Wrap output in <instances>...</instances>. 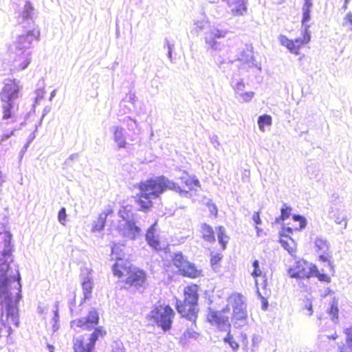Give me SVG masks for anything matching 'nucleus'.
I'll return each mask as SVG.
<instances>
[{"instance_id": "680f3d73", "label": "nucleus", "mask_w": 352, "mask_h": 352, "mask_svg": "<svg viewBox=\"0 0 352 352\" xmlns=\"http://www.w3.org/2000/svg\"><path fill=\"white\" fill-rule=\"evenodd\" d=\"M319 254L320 260L322 262H329V252H318Z\"/></svg>"}, {"instance_id": "6e6552de", "label": "nucleus", "mask_w": 352, "mask_h": 352, "mask_svg": "<svg viewBox=\"0 0 352 352\" xmlns=\"http://www.w3.org/2000/svg\"><path fill=\"white\" fill-rule=\"evenodd\" d=\"M173 263L183 276L196 278L201 275V270L198 269L194 263L188 261L182 252L174 254Z\"/></svg>"}, {"instance_id": "cd10ccee", "label": "nucleus", "mask_w": 352, "mask_h": 352, "mask_svg": "<svg viewBox=\"0 0 352 352\" xmlns=\"http://www.w3.org/2000/svg\"><path fill=\"white\" fill-rule=\"evenodd\" d=\"M124 245L120 244H113L111 247V254L113 259L122 261L124 258L125 254L124 252Z\"/></svg>"}, {"instance_id": "0eeeda50", "label": "nucleus", "mask_w": 352, "mask_h": 352, "mask_svg": "<svg viewBox=\"0 0 352 352\" xmlns=\"http://www.w3.org/2000/svg\"><path fill=\"white\" fill-rule=\"evenodd\" d=\"M228 305L223 309L228 308L230 309L229 305L232 306L233 311V324L235 328H240L245 325L246 318H247V311H246V305L244 301V297L243 295L240 294H234L231 295L228 300ZM228 311H226V314L229 313Z\"/></svg>"}, {"instance_id": "3c124183", "label": "nucleus", "mask_w": 352, "mask_h": 352, "mask_svg": "<svg viewBox=\"0 0 352 352\" xmlns=\"http://www.w3.org/2000/svg\"><path fill=\"white\" fill-rule=\"evenodd\" d=\"M239 96L241 97V98L243 100V101L244 102H250L252 98L254 97V92L253 91H248V92H241L239 94Z\"/></svg>"}, {"instance_id": "052dcab7", "label": "nucleus", "mask_w": 352, "mask_h": 352, "mask_svg": "<svg viewBox=\"0 0 352 352\" xmlns=\"http://www.w3.org/2000/svg\"><path fill=\"white\" fill-rule=\"evenodd\" d=\"M252 220L256 225H261L262 223V221L260 218L259 212H254L252 215Z\"/></svg>"}, {"instance_id": "37998d69", "label": "nucleus", "mask_w": 352, "mask_h": 352, "mask_svg": "<svg viewBox=\"0 0 352 352\" xmlns=\"http://www.w3.org/2000/svg\"><path fill=\"white\" fill-rule=\"evenodd\" d=\"M252 267H254V270L252 272V276L254 278H257L262 275V271L259 267V262L258 260H254L252 263Z\"/></svg>"}, {"instance_id": "13d9d810", "label": "nucleus", "mask_w": 352, "mask_h": 352, "mask_svg": "<svg viewBox=\"0 0 352 352\" xmlns=\"http://www.w3.org/2000/svg\"><path fill=\"white\" fill-rule=\"evenodd\" d=\"M293 230L290 227L283 228V230L280 233V236L287 237L290 234H292Z\"/></svg>"}, {"instance_id": "58836bf2", "label": "nucleus", "mask_w": 352, "mask_h": 352, "mask_svg": "<svg viewBox=\"0 0 352 352\" xmlns=\"http://www.w3.org/2000/svg\"><path fill=\"white\" fill-rule=\"evenodd\" d=\"M292 219L294 221L299 223V226L298 228H296V229L302 230L306 227L307 219L303 216L300 214H294Z\"/></svg>"}, {"instance_id": "2eb2a0df", "label": "nucleus", "mask_w": 352, "mask_h": 352, "mask_svg": "<svg viewBox=\"0 0 352 352\" xmlns=\"http://www.w3.org/2000/svg\"><path fill=\"white\" fill-rule=\"evenodd\" d=\"M10 52V57L12 60V65L15 70H23L28 67L31 62V52L19 50Z\"/></svg>"}, {"instance_id": "4c0bfd02", "label": "nucleus", "mask_w": 352, "mask_h": 352, "mask_svg": "<svg viewBox=\"0 0 352 352\" xmlns=\"http://www.w3.org/2000/svg\"><path fill=\"white\" fill-rule=\"evenodd\" d=\"M307 173L310 178L317 179L319 175V165L314 164L308 166Z\"/></svg>"}, {"instance_id": "de8ad7c7", "label": "nucleus", "mask_w": 352, "mask_h": 352, "mask_svg": "<svg viewBox=\"0 0 352 352\" xmlns=\"http://www.w3.org/2000/svg\"><path fill=\"white\" fill-rule=\"evenodd\" d=\"M342 25L346 27L349 30L352 31V14L351 12L346 14L344 18Z\"/></svg>"}, {"instance_id": "c85d7f7f", "label": "nucleus", "mask_w": 352, "mask_h": 352, "mask_svg": "<svg viewBox=\"0 0 352 352\" xmlns=\"http://www.w3.org/2000/svg\"><path fill=\"white\" fill-rule=\"evenodd\" d=\"M292 208L291 206H287L286 204H283L280 208V217L276 218V223H279L280 220L285 221L288 219L292 214Z\"/></svg>"}, {"instance_id": "c03bdc74", "label": "nucleus", "mask_w": 352, "mask_h": 352, "mask_svg": "<svg viewBox=\"0 0 352 352\" xmlns=\"http://www.w3.org/2000/svg\"><path fill=\"white\" fill-rule=\"evenodd\" d=\"M344 333L346 335V342L349 349L352 351V327L346 328L344 330Z\"/></svg>"}, {"instance_id": "79ce46f5", "label": "nucleus", "mask_w": 352, "mask_h": 352, "mask_svg": "<svg viewBox=\"0 0 352 352\" xmlns=\"http://www.w3.org/2000/svg\"><path fill=\"white\" fill-rule=\"evenodd\" d=\"M306 265L307 267V270L306 271V272H307L308 274L307 278H309L311 276H316L317 274L319 273V270H318L316 265L309 263H308V264Z\"/></svg>"}, {"instance_id": "f03ea898", "label": "nucleus", "mask_w": 352, "mask_h": 352, "mask_svg": "<svg viewBox=\"0 0 352 352\" xmlns=\"http://www.w3.org/2000/svg\"><path fill=\"white\" fill-rule=\"evenodd\" d=\"M141 196L135 200L138 210L147 212L152 206V199L160 197L166 190H172L178 192L180 196L189 197V190H183L181 187L166 177L162 175L141 182L140 184Z\"/></svg>"}, {"instance_id": "9d476101", "label": "nucleus", "mask_w": 352, "mask_h": 352, "mask_svg": "<svg viewBox=\"0 0 352 352\" xmlns=\"http://www.w3.org/2000/svg\"><path fill=\"white\" fill-rule=\"evenodd\" d=\"M40 36V31L35 28H28V30L19 35L13 45L10 47V51L19 50L31 52L30 50L32 43L34 40H38Z\"/></svg>"}, {"instance_id": "a878e982", "label": "nucleus", "mask_w": 352, "mask_h": 352, "mask_svg": "<svg viewBox=\"0 0 352 352\" xmlns=\"http://www.w3.org/2000/svg\"><path fill=\"white\" fill-rule=\"evenodd\" d=\"M230 85L234 90L235 94L238 95L240 93L244 91L245 87L243 80L237 77L236 75H234L232 77L230 80Z\"/></svg>"}, {"instance_id": "f3484780", "label": "nucleus", "mask_w": 352, "mask_h": 352, "mask_svg": "<svg viewBox=\"0 0 352 352\" xmlns=\"http://www.w3.org/2000/svg\"><path fill=\"white\" fill-rule=\"evenodd\" d=\"M34 8L30 1H26L22 13L18 18L19 23H25L23 27L25 28H34V23L33 21Z\"/></svg>"}, {"instance_id": "aec40b11", "label": "nucleus", "mask_w": 352, "mask_h": 352, "mask_svg": "<svg viewBox=\"0 0 352 352\" xmlns=\"http://www.w3.org/2000/svg\"><path fill=\"white\" fill-rule=\"evenodd\" d=\"M226 1L233 16H242L247 11L245 0H223Z\"/></svg>"}, {"instance_id": "a211bd4d", "label": "nucleus", "mask_w": 352, "mask_h": 352, "mask_svg": "<svg viewBox=\"0 0 352 352\" xmlns=\"http://www.w3.org/2000/svg\"><path fill=\"white\" fill-rule=\"evenodd\" d=\"M122 235L131 240H135L142 235L141 228L135 224L133 220L128 221L123 225Z\"/></svg>"}, {"instance_id": "603ef678", "label": "nucleus", "mask_w": 352, "mask_h": 352, "mask_svg": "<svg viewBox=\"0 0 352 352\" xmlns=\"http://www.w3.org/2000/svg\"><path fill=\"white\" fill-rule=\"evenodd\" d=\"M167 47V50H168V52H167V56H168V58L172 60V53H173V50L174 49V44H172V43H170L168 40L167 38L165 39V43H164V47Z\"/></svg>"}, {"instance_id": "393cba45", "label": "nucleus", "mask_w": 352, "mask_h": 352, "mask_svg": "<svg viewBox=\"0 0 352 352\" xmlns=\"http://www.w3.org/2000/svg\"><path fill=\"white\" fill-rule=\"evenodd\" d=\"M314 244L317 252H328L329 250V243L322 236L316 237Z\"/></svg>"}, {"instance_id": "0e129e2a", "label": "nucleus", "mask_w": 352, "mask_h": 352, "mask_svg": "<svg viewBox=\"0 0 352 352\" xmlns=\"http://www.w3.org/2000/svg\"><path fill=\"white\" fill-rule=\"evenodd\" d=\"M292 40H289L287 37L285 36H280V41L281 45L285 46L286 47L288 46V45H291L290 42Z\"/></svg>"}, {"instance_id": "774afa93", "label": "nucleus", "mask_w": 352, "mask_h": 352, "mask_svg": "<svg viewBox=\"0 0 352 352\" xmlns=\"http://www.w3.org/2000/svg\"><path fill=\"white\" fill-rule=\"evenodd\" d=\"M280 243L281 244L282 247L285 249V250H287L289 252V243L284 240V239H280Z\"/></svg>"}, {"instance_id": "a18cd8bd", "label": "nucleus", "mask_w": 352, "mask_h": 352, "mask_svg": "<svg viewBox=\"0 0 352 352\" xmlns=\"http://www.w3.org/2000/svg\"><path fill=\"white\" fill-rule=\"evenodd\" d=\"M221 258L222 256L219 254H216L211 256L210 264L213 270H216V269L219 267L218 264L219 261L221 260Z\"/></svg>"}, {"instance_id": "864d4df0", "label": "nucleus", "mask_w": 352, "mask_h": 352, "mask_svg": "<svg viewBox=\"0 0 352 352\" xmlns=\"http://www.w3.org/2000/svg\"><path fill=\"white\" fill-rule=\"evenodd\" d=\"M54 317L52 321L56 323H58L59 322V314H58V302L56 301L54 306Z\"/></svg>"}, {"instance_id": "ea45409f", "label": "nucleus", "mask_w": 352, "mask_h": 352, "mask_svg": "<svg viewBox=\"0 0 352 352\" xmlns=\"http://www.w3.org/2000/svg\"><path fill=\"white\" fill-rule=\"evenodd\" d=\"M329 313L331 316V320L334 322H337L338 320V308L336 302H333L331 304Z\"/></svg>"}, {"instance_id": "412c9836", "label": "nucleus", "mask_w": 352, "mask_h": 352, "mask_svg": "<svg viewBox=\"0 0 352 352\" xmlns=\"http://www.w3.org/2000/svg\"><path fill=\"white\" fill-rule=\"evenodd\" d=\"M124 131V129L120 126H114L111 128V131L113 133V140L117 144L118 148H124L126 147V140Z\"/></svg>"}, {"instance_id": "72a5a7b5", "label": "nucleus", "mask_w": 352, "mask_h": 352, "mask_svg": "<svg viewBox=\"0 0 352 352\" xmlns=\"http://www.w3.org/2000/svg\"><path fill=\"white\" fill-rule=\"evenodd\" d=\"M194 28L192 30V32H195L196 34H199V32L204 31L206 30L209 25L207 21H197L194 23Z\"/></svg>"}, {"instance_id": "bb28decb", "label": "nucleus", "mask_w": 352, "mask_h": 352, "mask_svg": "<svg viewBox=\"0 0 352 352\" xmlns=\"http://www.w3.org/2000/svg\"><path fill=\"white\" fill-rule=\"evenodd\" d=\"M181 180L188 188L190 190H194V186L200 187L201 184L195 175H188L180 177Z\"/></svg>"}, {"instance_id": "6e6d98bb", "label": "nucleus", "mask_w": 352, "mask_h": 352, "mask_svg": "<svg viewBox=\"0 0 352 352\" xmlns=\"http://www.w3.org/2000/svg\"><path fill=\"white\" fill-rule=\"evenodd\" d=\"M290 44L291 45H288V46L287 47V48L292 52V53H294V54H297L298 53V47L296 46V45L295 44V43L294 42V41H291L290 42Z\"/></svg>"}, {"instance_id": "423d86ee", "label": "nucleus", "mask_w": 352, "mask_h": 352, "mask_svg": "<svg viewBox=\"0 0 352 352\" xmlns=\"http://www.w3.org/2000/svg\"><path fill=\"white\" fill-rule=\"evenodd\" d=\"M175 314L174 310L169 305H159L150 311L148 318L157 327L166 332L171 329Z\"/></svg>"}, {"instance_id": "473e14b6", "label": "nucleus", "mask_w": 352, "mask_h": 352, "mask_svg": "<svg viewBox=\"0 0 352 352\" xmlns=\"http://www.w3.org/2000/svg\"><path fill=\"white\" fill-rule=\"evenodd\" d=\"M330 219H333L337 224H342V223L344 221V223L343 228L345 229L346 228L347 223L346 221V215L344 214L337 211L333 214H330Z\"/></svg>"}, {"instance_id": "7ed1b4c3", "label": "nucleus", "mask_w": 352, "mask_h": 352, "mask_svg": "<svg viewBox=\"0 0 352 352\" xmlns=\"http://www.w3.org/2000/svg\"><path fill=\"white\" fill-rule=\"evenodd\" d=\"M199 287L197 285H188L184 288L183 300H177L176 309L182 318H186L195 326L199 312Z\"/></svg>"}, {"instance_id": "4be33fe9", "label": "nucleus", "mask_w": 352, "mask_h": 352, "mask_svg": "<svg viewBox=\"0 0 352 352\" xmlns=\"http://www.w3.org/2000/svg\"><path fill=\"white\" fill-rule=\"evenodd\" d=\"M308 262L302 261V262H298L296 263V265L294 267H291L288 273L292 278H302L307 277V265Z\"/></svg>"}, {"instance_id": "7c9ffc66", "label": "nucleus", "mask_w": 352, "mask_h": 352, "mask_svg": "<svg viewBox=\"0 0 352 352\" xmlns=\"http://www.w3.org/2000/svg\"><path fill=\"white\" fill-rule=\"evenodd\" d=\"M107 213L102 212L100 214L97 221L93 226L94 231H100L104 228Z\"/></svg>"}, {"instance_id": "9b49d317", "label": "nucleus", "mask_w": 352, "mask_h": 352, "mask_svg": "<svg viewBox=\"0 0 352 352\" xmlns=\"http://www.w3.org/2000/svg\"><path fill=\"white\" fill-rule=\"evenodd\" d=\"M106 331L103 327H98L94 329V331L89 336V342L85 344L83 339L80 336L76 338L74 343V349L75 352H91L94 349L96 341L100 337H103Z\"/></svg>"}, {"instance_id": "c756f323", "label": "nucleus", "mask_w": 352, "mask_h": 352, "mask_svg": "<svg viewBox=\"0 0 352 352\" xmlns=\"http://www.w3.org/2000/svg\"><path fill=\"white\" fill-rule=\"evenodd\" d=\"M217 234L219 243L223 249H226L228 237L225 234V228L222 226L217 227Z\"/></svg>"}, {"instance_id": "e433bc0d", "label": "nucleus", "mask_w": 352, "mask_h": 352, "mask_svg": "<svg viewBox=\"0 0 352 352\" xmlns=\"http://www.w3.org/2000/svg\"><path fill=\"white\" fill-rule=\"evenodd\" d=\"M197 327V324L195 325L190 324V327L184 331V336L185 338H192L197 339L199 336V333L195 331L194 328Z\"/></svg>"}, {"instance_id": "5701e85b", "label": "nucleus", "mask_w": 352, "mask_h": 352, "mask_svg": "<svg viewBox=\"0 0 352 352\" xmlns=\"http://www.w3.org/2000/svg\"><path fill=\"white\" fill-rule=\"evenodd\" d=\"M81 285L83 293V298L81 300L79 306H81L86 300H89L91 297L92 289L94 287L92 278L89 275L83 276L82 278Z\"/></svg>"}, {"instance_id": "4468645a", "label": "nucleus", "mask_w": 352, "mask_h": 352, "mask_svg": "<svg viewBox=\"0 0 352 352\" xmlns=\"http://www.w3.org/2000/svg\"><path fill=\"white\" fill-rule=\"evenodd\" d=\"M146 274L140 269L131 270L126 280V284L134 287L136 289L143 292L146 288Z\"/></svg>"}, {"instance_id": "5fc2aeb1", "label": "nucleus", "mask_w": 352, "mask_h": 352, "mask_svg": "<svg viewBox=\"0 0 352 352\" xmlns=\"http://www.w3.org/2000/svg\"><path fill=\"white\" fill-rule=\"evenodd\" d=\"M316 277H317L320 281H323L326 283H330L331 281V278L327 274L320 273V272Z\"/></svg>"}, {"instance_id": "69168bd1", "label": "nucleus", "mask_w": 352, "mask_h": 352, "mask_svg": "<svg viewBox=\"0 0 352 352\" xmlns=\"http://www.w3.org/2000/svg\"><path fill=\"white\" fill-rule=\"evenodd\" d=\"M15 130H12L10 133H4L1 140V143L2 144L4 141L9 139L12 135H14Z\"/></svg>"}, {"instance_id": "09e8293b", "label": "nucleus", "mask_w": 352, "mask_h": 352, "mask_svg": "<svg viewBox=\"0 0 352 352\" xmlns=\"http://www.w3.org/2000/svg\"><path fill=\"white\" fill-rule=\"evenodd\" d=\"M124 348L123 343L120 340H116L112 344L111 352H124Z\"/></svg>"}, {"instance_id": "49530a36", "label": "nucleus", "mask_w": 352, "mask_h": 352, "mask_svg": "<svg viewBox=\"0 0 352 352\" xmlns=\"http://www.w3.org/2000/svg\"><path fill=\"white\" fill-rule=\"evenodd\" d=\"M67 218L66 209L62 207L58 213V219L60 224L65 226Z\"/></svg>"}, {"instance_id": "2f4dec72", "label": "nucleus", "mask_w": 352, "mask_h": 352, "mask_svg": "<svg viewBox=\"0 0 352 352\" xmlns=\"http://www.w3.org/2000/svg\"><path fill=\"white\" fill-rule=\"evenodd\" d=\"M257 122L259 129L264 131L265 126H270L272 124V117L269 115L264 114L258 117Z\"/></svg>"}, {"instance_id": "f8f14e48", "label": "nucleus", "mask_w": 352, "mask_h": 352, "mask_svg": "<svg viewBox=\"0 0 352 352\" xmlns=\"http://www.w3.org/2000/svg\"><path fill=\"white\" fill-rule=\"evenodd\" d=\"M98 322L99 314L95 308H91L86 317L72 320L71 327H77L85 331H90L98 325Z\"/></svg>"}, {"instance_id": "dca6fc26", "label": "nucleus", "mask_w": 352, "mask_h": 352, "mask_svg": "<svg viewBox=\"0 0 352 352\" xmlns=\"http://www.w3.org/2000/svg\"><path fill=\"white\" fill-rule=\"evenodd\" d=\"M252 50L253 47L251 45L246 46L245 49L243 50L239 54L237 60L244 67L248 68L256 67L261 70V67L258 66L257 63L254 58Z\"/></svg>"}, {"instance_id": "338daca9", "label": "nucleus", "mask_w": 352, "mask_h": 352, "mask_svg": "<svg viewBox=\"0 0 352 352\" xmlns=\"http://www.w3.org/2000/svg\"><path fill=\"white\" fill-rule=\"evenodd\" d=\"M312 6H313L312 0H305L302 8L307 9V10H311Z\"/></svg>"}, {"instance_id": "ddd939ff", "label": "nucleus", "mask_w": 352, "mask_h": 352, "mask_svg": "<svg viewBox=\"0 0 352 352\" xmlns=\"http://www.w3.org/2000/svg\"><path fill=\"white\" fill-rule=\"evenodd\" d=\"M228 32L226 30H219L216 28H212L209 32L206 33L205 42L208 47L214 51H221L224 45L221 42L218 41V39L224 38Z\"/></svg>"}, {"instance_id": "c9c22d12", "label": "nucleus", "mask_w": 352, "mask_h": 352, "mask_svg": "<svg viewBox=\"0 0 352 352\" xmlns=\"http://www.w3.org/2000/svg\"><path fill=\"white\" fill-rule=\"evenodd\" d=\"M311 10L304 9L302 8V27L305 28L306 30L309 28V25L307 23L311 19Z\"/></svg>"}, {"instance_id": "a19ab883", "label": "nucleus", "mask_w": 352, "mask_h": 352, "mask_svg": "<svg viewBox=\"0 0 352 352\" xmlns=\"http://www.w3.org/2000/svg\"><path fill=\"white\" fill-rule=\"evenodd\" d=\"M131 212L130 210L126 209V207H122L119 210L118 215L120 218L122 219L125 222H128V221H131Z\"/></svg>"}, {"instance_id": "39448f33", "label": "nucleus", "mask_w": 352, "mask_h": 352, "mask_svg": "<svg viewBox=\"0 0 352 352\" xmlns=\"http://www.w3.org/2000/svg\"><path fill=\"white\" fill-rule=\"evenodd\" d=\"M19 89L20 87L16 80H6L0 93L3 109V120L12 118L14 100L19 97Z\"/></svg>"}, {"instance_id": "4d7b16f0", "label": "nucleus", "mask_w": 352, "mask_h": 352, "mask_svg": "<svg viewBox=\"0 0 352 352\" xmlns=\"http://www.w3.org/2000/svg\"><path fill=\"white\" fill-rule=\"evenodd\" d=\"M257 294H258V296L261 298L262 309L266 310L268 307V302H267V299L261 295V294L260 293L258 289H257Z\"/></svg>"}, {"instance_id": "e2e57ef3", "label": "nucleus", "mask_w": 352, "mask_h": 352, "mask_svg": "<svg viewBox=\"0 0 352 352\" xmlns=\"http://www.w3.org/2000/svg\"><path fill=\"white\" fill-rule=\"evenodd\" d=\"M310 38H311V36L309 32V29L307 30H306L304 28V34H303V38H302V42L304 43H307L308 42H309Z\"/></svg>"}, {"instance_id": "20e7f679", "label": "nucleus", "mask_w": 352, "mask_h": 352, "mask_svg": "<svg viewBox=\"0 0 352 352\" xmlns=\"http://www.w3.org/2000/svg\"><path fill=\"white\" fill-rule=\"evenodd\" d=\"M226 310L228 311L229 309L227 308L221 311H214L209 308L207 319L212 324L217 325L218 329L221 331H228L227 336L223 338V341L228 344L232 349L235 351L239 349V344L234 340L233 336L230 333L229 316L224 315Z\"/></svg>"}, {"instance_id": "b1692460", "label": "nucleus", "mask_w": 352, "mask_h": 352, "mask_svg": "<svg viewBox=\"0 0 352 352\" xmlns=\"http://www.w3.org/2000/svg\"><path fill=\"white\" fill-rule=\"evenodd\" d=\"M201 228L203 239L209 243L214 242L216 239L212 228L207 223H203Z\"/></svg>"}, {"instance_id": "f257e3e1", "label": "nucleus", "mask_w": 352, "mask_h": 352, "mask_svg": "<svg viewBox=\"0 0 352 352\" xmlns=\"http://www.w3.org/2000/svg\"><path fill=\"white\" fill-rule=\"evenodd\" d=\"M10 232H0V316L1 323L11 322L19 326L17 303L21 298V276L18 270L13 271L10 263L13 261Z\"/></svg>"}, {"instance_id": "6ab92c4d", "label": "nucleus", "mask_w": 352, "mask_h": 352, "mask_svg": "<svg viewBox=\"0 0 352 352\" xmlns=\"http://www.w3.org/2000/svg\"><path fill=\"white\" fill-rule=\"evenodd\" d=\"M156 225L155 222L147 230L145 234L146 241L148 245L156 251L161 250L160 241L157 235H156Z\"/></svg>"}, {"instance_id": "bf43d9fd", "label": "nucleus", "mask_w": 352, "mask_h": 352, "mask_svg": "<svg viewBox=\"0 0 352 352\" xmlns=\"http://www.w3.org/2000/svg\"><path fill=\"white\" fill-rule=\"evenodd\" d=\"M304 308L309 311V316H311L313 314V308H312V302L309 300H307L305 303Z\"/></svg>"}, {"instance_id": "f704fd0d", "label": "nucleus", "mask_w": 352, "mask_h": 352, "mask_svg": "<svg viewBox=\"0 0 352 352\" xmlns=\"http://www.w3.org/2000/svg\"><path fill=\"white\" fill-rule=\"evenodd\" d=\"M121 121L127 126L129 131H134L138 125L137 121L129 116L124 117Z\"/></svg>"}, {"instance_id": "1a4fd4ad", "label": "nucleus", "mask_w": 352, "mask_h": 352, "mask_svg": "<svg viewBox=\"0 0 352 352\" xmlns=\"http://www.w3.org/2000/svg\"><path fill=\"white\" fill-rule=\"evenodd\" d=\"M173 263L183 276L196 278L201 275V270L198 269L194 263L188 261L182 252L174 254Z\"/></svg>"}, {"instance_id": "8fccbe9b", "label": "nucleus", "mask_w": 352, "mask_h": 352, "mask_svg": "<svg viewBox=\"0 0 352 352\" xmlns=\"http://www.w3.org/2000/svg\"><path fill=\"white\" fill-rule=\"evenodd\" d=\"M78 153H73L70 155L65 161V165L67 167H72L73 166V162L78 159Z\"/></svg>"}]
</instances>
